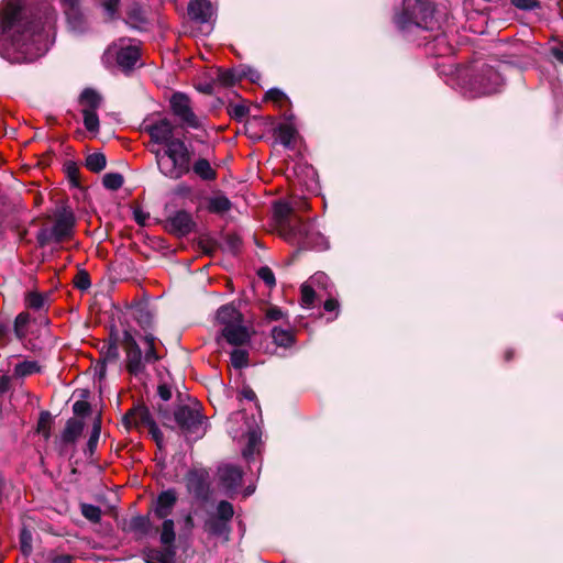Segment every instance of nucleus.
Segmentation results:
<instances>
[{"mask_svg": "<svg viewBox=\"0 0 563 563\" xmlns=\"http://www.w3.org/2000/svg\"><path fill=\"white\" fill-rule=\"evenodd\" d=\"M40 11L21 5L19 2H8L0 11V43L24 56L33 59L46 49L45 24Z\"/></svg>", "mask_w": 563, "mask_h": 563, "instance_id": "obj_1", "label": "nucleus"}, {"mask_svg": "<svg viewBox=\"0 0 563 563\" xmlns=\"http://www.w3.org/2000/svg\"><path fill=\"white\" fill-rule=\"evenodd\" d=\"M159 173L166 178L178 180L191 170L192 151L184 140L176 141L168 148H151Z\"/></svg>", "mask_w": 563, "mask_h": 563, "instance_id": "obj_2", "label": "nucleus"}, {"mask_svg": "<svg viewBox=\"0 0 563 563\" xmlns=\"http://www.w3.org/2000/svg\"><path fill=\"white\" fill-rule=\"evenodd\" d=\"M411 4V11L406 14V5L396 12L393 21L396 27L402 33H413L417 31H438L439 22L434 18V7L428 0H416Z\"/></svg>", "mask_w": 563, "mask_h": 563, "instance_id": "obj_3", "label": "nucleus"}, {"mask_svg": "<svg viewBox=\"0 0 563 563\" xmlns=\"http://www.w3.org/2000/svg\"><path fill=\"white\" fill-rule=\"evenodd\" d=\"M285 240L298 246L294 256L303 251H323L328 247L325 236L317 231L312 223L301 219H297L295 224L288 225V234Z\"/></svg>", "mask_w": 563, "mask_h": 563, "instance_id": "obj_4", "label": "nucleus"}, {"mask_svg": "<svg viewBox=\"0 0 563 563\" xmlns=\"http://www.w3.org/2000/svg\"><path fill=\"white\" fill-rule=\"evenodd\" d=\"M139 331L131 325H128L122 331L121 346L125 353V369L126 372L137 377L145 372V365L143 362V353L136 341Z\"/></svg>", "mask_w": 563, "mask_h": 563, "instance_id": "obj_5", "label": "nucleus"}, {"mask_svg": "<svg viewBox=\"0 0 563 563\" xmlns=\"http://www.w3.org/2000/svg\"><path fill=\"white\" fill-rule=\"evenodd\" d=\"M174 421L185 437L201 438L205 434L203 422L206 417L198 407L179 405L174 410Z\"/></svg>", "mask_w": 563, "mask_h": 563, "instance_id": "obj_6", "label": "nucleus"}, {"mask_svg": "<svg viewBox=\"0 0 563 563\" xmlns=\"http://www.w3.org/2000/svg\"><path fill=\"white\" fill-rule=\"evenodd\" d=\"M504 84V77L495 67L483 64L473 74L470 85L477 95H492L498 92Z\"/></svg>", "mask_w": 563, "mask_h": 563, "instance_id": "obj_7", "label": "nucleus"}, {"mask_svg": "<svg viewBox=\"0 0 563 563\" xmlns=\"http://www.w3.org/2000/svg\"><path fill=\"white\" fill-rule=\"evenodd\" d=\"M184 479L187 492L197 500L207 503L210 499V475L206 468H190Z\"/></svg>", "mask_w": 563, "mask_h": 563, "instance_id": "obj_8", "label": "nucleus"}, {"mask_svg": "<svg viewBox=\"0 0 563 563\" xmlns=\"http://www.w3.org/2000/svg\"><path fill=\"white\" fill-rule=\"evenodd\" d=\"M170 109L177 118L188 128L199 129L200 121L192 111L190 99L184 92H175L169 100Z\"/></svg>", "mask_w": 563, "mask_h": 563, "instance_id": "obj_9", "label": "nucleus"}, {"mask_svg": "<svg viewBox=\"0 0 563 563\" xmlns=\"http://www.w3.org/2000/svg\"><path fill=\"white\" fill-rule=\"evenodd\" d=\"M143 131L150 135L152 143L163 144L166 148L172 146L174 142L181 140L174 136L175 126L167 118L144 124Z\"/></svg>", "mask_w": 563, "mask_h": 563, "instance_id": "obj_10", "label": "nucleus"}, {"mask_svg": "<svg viewBox=\"0 0 563 563\" xmlns=\"http://www.w3.org/2000/svg\"><path fill=\"white\" fill-rule=\"evenodd\" d=\"M54 214L56 220L52 228L53 233H55V243H62L73 235L74 227L76 223L75 214L73 210L66 205H60L57 207Z\"/></svg>", "mask_w": 563, "mask_h": 563, "instance_id": "obj_11", "label": "nucleus"}, {"mask_svg": "<svg viewBox=\"0 0 563 563\" xmlns=\"http://www.w3.org/2000/svg\"><path fill=\"white\" fill-rule=\"evenodd\" d=\"M196 227L192 216L186 210H178L165 220V229L177 238L188 235Z\"/></svg>", "mask_w": 563, "mask_h": 563, "instance_id": "obj_12", "label": "nucleus"}, {"mask_svg": "<svg viewBox=\"0 0 563 563\" xmlns=\"http://www.w3.org/2000/svg\"><path fill=\"white\" fill-rule=\"evenodd\" d=\"M85 429V422L78 418H69L65 428L60 433V437L55 440L58 448V453L65 455L69 445H75L78 439L82 435Z\"/></svg>", "mask_w": 563, "mask_h": 563, "instance_id": "obj_13", "label": "nucleus"}, {"mask_svg": "<svg viewBox=\"0 0 563 563\" xmlns=\"http://www.w3.org/2000/svg\"><path fill=\"white\" fill-rule=\"evenodd\" d=\"M155 420L146 405L143 402L134 405L122 417L123 427L130 431L132 428H140L141 426L148 427Z\"/></svg>", "mask_w": 563, "mask_h": 563, "instance_id": "obj_14", "label": "nucleus"}, {"mask_svg": "<svg viewBox=\"0 0 563 563\" xmlns=\"http://www.w3.org/2000/svg\"><path fill=\"white\" fill-rule=\"evenodd\" d=\"M178 500V496L175 489L169 488L161 492L155 500L153 512L157 519H165L169 515H172L176 504Z\"/></svg>", "mask_w": 563, "mask_h": 563, "instance_id": "obj_15", "label": "nucleus"}, {"mask_svg": "<svg viewBox=\"0 0 563 563\" xmlns=\"http://www.w3.org/2000/svg\"><path fill=\"white\" fill-rule=\"evenodd\" d=\"M221 336L233 346H242L251 340L249 329L243 323L229 324L222 328Z\"/></svg>", "mask_w": 563, "mask_h": 563, "instance_id": "obj_16", "label": "nucleus"}, {"mask_svg": "<svg viewBox=\"0 0 563 563\" xmlns=\"http://www.w3.org/2000/svg\"><path fill=\"white\" fill-rule=\"evenodd\" d=\"M188 16L198 24L208 23L212 16L210 0H190L187 8Z\"/></svg>", "mask_w": 563, "mask_h": 563, "instance_id": "obj_17", "label": "nucleus"}, {"mask_svg": "<svg viewBox=\"0 0 563 563\" xmlns=\"http://www.w3.org/2000/svg\"><path fill=\"white\" fill-rule=\"evenodd\" d=\"M219 478L227 492H235L242 484L243 472L239 466L225 465L219 470Z\"/></svg>", "mask_w": 563, "mask_h": 563, "instance_id": "obj_18", "label": "nucleus"}, {"mask_svg": "<svg viewBox=\"0 0 563 563\" xmlns=\"http://www.w3.org/2000/svg\"><path fill=\"white\" fill-rule=\"evenodd\" d=\"M141 57L135 46H125L117 52V64L123 71H131Z\"/></svg>", "mask_w": 563, "mask_h": 563, "instance_id": "obj_19", "label": "nucleus"}, {"mask_svg": "<svg viewBox=\"0 0 563 563\" xmlns=\"http://www.w3.org/2000/svg\"><path fill=\"white\" fill-rule=\"evenodd\" d=\"M217 321L224 328L229 324L243 323L244 317L233 303H227L217 310Z\"/></svg>", "mask_w": 563, "mask_h": 563, "instance_id": "obj_20", "label": "nucleus"}, {"mask_svg": "<svg viewBox=\"0 0 563 563\" xmlns=\"http://www.w3.org/2000/svg\"><path fill=\"white\" fill-rule=\"evenodd\" d=\"M203 530L211 537L221 538L229 540L231 533V526L213 516H210L205 520Z\"/></svg>", "mask_w": 563, "mask_h": 563, "instance_id": "obj_21", "label": "nucleus"}, {"mask_svg": "<svg viewBox=\"0 0 563 563\" xmlns=\"http://www.w3.org/2000/svg\"><path fill=\"white\" fill-rule=\"evenodd\" d=\"M291 213L292 208L288 202L279 200L274 203V217L283 229L284 238L288 234V225L296 223V221L291 222L289 219Z\"/></svg>", "mask_w": 563, "mask_h": 563, "instance_id": "obj_22", "label": "nucleus"}, {"mask_svg": "<svg viewBox=\"0 0 563 563\" xmlns=\"http://www.w3.org/2000/svg\"><path fill=\"white\" fill-rule=\"evenodd\" d=\"M64 13L70 30L77 33L86 30V19L80 7H66Z\"/></svg>", "mask_w": 563, "mask_h": 563, "instance_id": "obj_23", "label": "nucleus"}, {"mask_svg": "<svg viewBox=\"0 0 563 563\" xmlns=\"http://www.w3.org/2000/svg\"><path fill=\"white\" fill-rule=\"evenodd\" d=\"M124 22L134 29L147 23L145 11L140 2L133 1L128 5Z\"/></svg>", "mask_w": 563, "mask_h": 563, "instance_id": "obj_24", "label": "nucleus"}, {"mask_svg": "<svg viewBox=\"0 0 563 563\" xmlns=\"http://www.w3.org/2000/svg\"><path fill=\"white\" fill-rule=\"evenodd\" d=\"M141 340L146 345L145 352L143 354L144 365L153 364L162 360V356L157 352L156 343L158 339L153 333H144L141 336Z\"/></svg>", "mask_w": 563, "mask_h": 563, "instance_id": "obj_25", "label": "nucleus"}, {"mask_svg": "<svg viewBox=\"0 0 563 563\" xmlns=\"http://www.w3.org/2000/svg\"><path fill=\"white\" fill-rule=\"evenodd\" d=\"M191 170L205 181H213L218 176L217 170L211 166L210 162L203 157L198 158L191 164Z\"/></svg>", "mask_w": 563, "mask_h": 563, "instance_id": "obj_26", "label": "nucleus"}, {"mask_svg": "<svg viewBox=\"0 0 563 563\" xmlns=\"http://www.w3.org/2000/svg\"><path fill=\"white\" fill-rule=\"evenodd\" d=\"M123 530L139 533L142 537L147 536L152 530L150 516L136 515L132 517L128 523V527L123 528Z\"/></svg>", "mask_w": 563, "mask_h": 563, "instance_id": "obj_27", "label": "nucleus"}, {"mask_svg": "<svg viewBox=\"0 0 563 563\" xmlns=\"http://www.w3.org/2000/svg\"><path fill=\"white\" fill-rule=\"evenodd\" d=\"M79 103L85 107L82 110L97 111L102 103V96L93 88H85L79 96Z\"/></svg>", "mask_w": 563, "mask_h": 563, "instance_id": "obj_28", "label": "nucleus"}, {"mask_svg": "<svg viewBox=\"0 0 563 563\" xmlns=\"http://www.w3.org/2000/svg\"><path fill=\"white\" fill-rule=\"evenodd\" d=\"M207 209L210 213L223 214L232 209V202L222 192L208 199Z\"/></svg>", "mask_w": 563, "mask_h": 563, "instance_id": "obj_29", "label": "nucleus"}, {"mask_svg": "<svg viewBox=\"0 0 563 563\" xmlns=\"http://www.w3.org/2000/svg\"><path fill=\"white\" fill-rule=\"evenodd\" d=\"M133 319L139 324V327L144 331V333H150L148 330H152L154 328V316L144 306H137L135 308Z\"/></svg>", "mask_w": 563, "mask_h": 563, "instance_id": "obj_30", "label": "nucleus"}, {"mask_svg": "<svg viewBox=\"0 0 563 563\" xmlns=\"http://www.w3.org/2000/svg\"><path fill=\"white\" fill-rule=\"evenodd\" d=\"M101 424H102V415H101V412H99L92 422V429L90 432V437L88 439L87 446L85 449V454L88 455L89 457H91L97 450L98 441H99L100 433H101Z\"/></svg>", "mask_w": 563, "mask_h": 563, "instance_id": "obj_31", "label": "nucleus"}, {"mask_svg": "<svg viewBox=\"0 0 563 563\" xmlns=\"http://www.w3.org/2000/svg\"><path fill=\"white\" fill-rule=\"evenodd\" d=\"M98 4L101 8L103 18L107 22L120 19L121 0H98Z\"/></svg>", "mask_w": 563, "mask_h": 563, "instance_id": "obj_32", "label": "nucleus"}, {"mask_svg": "<svg viewBox=\"0 0 563 563\" xmlns=\"http://www.w3.org/2000/svg\"><path fill=\"white\" fill-rule=\"evenodd\" d=\"M236 68L218 67L216 70L214 82L222 87H233L239 82Z\"/></svg>", "mask_w": 563, "mask_h": 563, "instance_id": "obj_33", "label": "nucleus"}, {"mask_svg": "<svg viewBox=\"0 0 563 563\" xmlns=\"http://www.w3.org/2000/svg\"><path fill=\"white\" fill-rule=\"evenodd\" d=\"M273 342L277 346L290 347L295 343V334L290 330H285L279 327L272 329Z\"/></svg>", "mask_w": 563, "mask_h": 563, "instance_id": "obj_34", "label": "nucleus"}, {"mask_svg": "<svg viewBox=\"0 0 563 563\" xmlns=\"http://www.w3.org/2000/svg\"><path fill=\"white\" fill-rule=\"evenodd\" d=\"M275 134H277L279 142L288 147L291 144V141L295 139L297 134V130L291 124L279 123L274 128Z\"/></svg>", "mask_w": 563, "mask_h": 563, "instance_id": "obj_35", "label": "nucleus"}, {"mask_svg": "<svg viewBox=\"0 0 563 563\" xmlns=\"http://www.w3.org/2000/svg\"><path fill=\"white\" fill-rule=\"evenodd\" d=\"M107 166V157L101 152H96L87 155L85 159V167L88 168L92 173H100Z\"/></svg>", "mask_w": 563, "mask_h": 563, "instance_id": "obj_36", "label": "nucleus"}, {"mask_svg": "<svg viewBox=\"0 0 563 563\" xmlns=\"http://www.w3.org/2000/svg\"><path fill=\"white\" fill-rule=\"evenodd\" d=\"M197 245L202 254L207 256H213L214 253L222 247L216 239L208 234L201 235L197 241Z\"/></svg>", "mask_w": 563, "mask_h": 563, "instance_id": "obj_37", "label": "nucleus"}, {"mask_svg": "<svg viewBox=\"0 0 563 563\" xmlns=\"http://www.w3.org/2000/svg\"><path fill=\"white\" fill-rule=\"evenodd\" d=\"M64 172L71 187L84 189L80 181V170L76 162H65Z\"/></svg>", "mask_w": 563, "mask_h": 563, "instance_id": "obj_38", "label": "nucleus"}, {"mask_svg": "<svg viewBox=\"0 0 563 563\" xmlns=\"http://www.w3.org/2000/svg\"><path fill=\"white\" fill-rule=\"evenodd\" d=\"M53 424L52 413L47 410L40 412L37 420L36 432L42 434L45 440L51 438V428Z\"/></svg>", "mask_w": 563, "mask_h": 563, "instance_id": "obj_39", "label": "nucleus"}, {"mask_svg": "<svg viewBox=\"0 0 563 563\" xmlns=\"http://www.w3.org/2000/svg\"><path fill=\"white\" fill-rule=\"evenodd\" d=\"M47 296L38 291H27L24 296L26 308L33 310H42L45 307Z\"/></svg>", "mask_w": 563, "mask_h": 563, "instance_id": "obj_40", "label": "nucleus"}, {"mask_svg": "<svg viewBox=\"0 0 563 563\" xmlns=\"http://www.w3.org/2000/svg\"><path fill=\"white\" fill-rule=\"evenodd\" d=\"M162 544H170L176 541L175 523L173 519H163L162 530L159 536Z\"/></svg>", "mask_w": 563, "mask_h": 563, "instance_id": "obj_41", "label": "nucleus"}, {"mask_svg": "<svg viewBox=\"0 0 563 563\" xmlns=\"http://www.w3.org/2000/svg\"><path fill=\"white\" fill-rule=\"evenodd\" d=\"M223 241H224V247H222L223 250L230 252L233 255H238L241 252L243 242H242V238L238 233L230 232V233L224 234Z\"/></svg>", "mask_w": 563, "mask_h": 563, "instance_id": "obj_42", "label": "nucleus"}, {"mask_svg": "<svg viewBox=\"0 0 563 563\" xmlns=\"http://www.w3.org/2000/svg\"><path fill=\"white\" fill-rule=\"evenodd\" d=\"M41 372V366L36 361H23L14 366V375L26 377Z\"/></svg>", "mask_w": 563, "mask_h": 563, "instance_id": "obj_43", "label": "nucleus"}, {"mask_svg": "<svg viewBox=\"0 0 563 563\" xmlns=\"http://www.w3.org/2000/svg\"><path fill=\"white\" fill-rule=\"evenodd\" d=\"M19 540H20V551L24 556L31 555L33 551L32 541L33 536L31 530L23 526L19 533Z\"/></svg>", "mask_w": 563, "mask_h": 563, "instance_id": "obj_44", "label": "nucleus"}, {"mask_svg": "<svg viewBox=\"0 0 563 563\" xmlns=\"http://www.w3.org/2000/svg\"><path fill=\"white\" fill-rule=\"evenodd\" d=\"M81 515L92 523H99L101 520L102 511L99 506L92 504H80Z\"/></svg>", "mask_w": 563, "mask_h": 563, "instance_id": "obj_45", "label": "nucleus"}, {"mask_svg": "<svg viewBox=\"0 0 563 563\" xmlns=\"http://www.w3.org/2000/svg\"><path fill=\"white\" fill-rule=\"evenodd\" d=\"M234 516V508L233 505L227 500H221L217 505V512L213 515V517L228 522L230 525V521L232 520Z\"/></svg>", "mask_w": 563, "mask_h": 563, "instance_id": "obj_46", "label": "nucleus"}, {"mask_svg": "<svg viewBox=\"0 0 563 563\" xmlns=\"http://www.w3.org/2000/svg\"><path fill=\"white\" fill-rule=\"evenodd\" d=\"M124 177L120 173H108L102 177V185L109 190H118L123 186Z\"/></svg>", "mask_w": 563, "mask_h": 563, "instance_id": "obj_47", "label": "nucleus"}, {"mask_svg": "<svg viewBox=\"0 0 563 563\" xmlns=\"http://www.w3.org/2000/svg\"><path fill=\"white\" fill-rule=\"evenodd\" d=\"M141 555L145 563H168L158 548L146 547L141 551Z\"/></svg>", "mask_w": 563, "mask_h": 563, "instance_id": "obj_48", "label": "nucleus"}, {"mask_svg": "<svg viewBox=\"0 0 563 563\" xmlns=\"http://www.w3.org/2000/svg\"><path fill=\"white\" fill-rule=\"evenodd\" d=\"M31 320V316L29 312L26 311H23V312H20L15 319H14V324H13V331H14V334L15 336L19 339V340H22L25 338L26 333L25 331L23 330L24 327L27 325V323L30 322Z\"/></svg>", "mask_w": 563, "mask_h": 563, "instance_id": "obj_49", "label": "nucleus"}, {"mask_svg": "<svg viewBox=\"0 0 563 563\" xmlns=\"http://www.w3.org/2000/svg\"><path fill=\"white\" fill-rule=\"evenodd\" d=\"M231 364L236 369L249 366V352L243 349H234L231 354Z\"/></svg>", "mask_w": 563, "mask_h": 563, "instance_id": "obj_50", "label": "nucleus"}, {"mask_svg": "<svg viewBox=\"0 0 563 563\" xmlns=\"http://www.w3.org/2000/svg\"><path fill=\"white\" fill-rule=\"evenodd\" d=\"M227 112L231 119L241 122L247 117L250 108L243 103L233 104L230 102L227 107Z\"/></svg>", "mask_w": 563, "mask_h": 563, "instance_id": "obj_51", "label": "nucleus"}, {"mask_svg": "<svg viewBox=\"0 0 563 563\" xmlns=\"http://www.w3.org/2000/svg\"><path fill=\"white\" fill-rule=\"evenodd\" d=\"M101 355L103 356L104 363H117L120 358L119 345H115L114 342H107L102 346Z\"/></svg>", "mask_w": 563, "mask_h": 563, "instance_id": "obj_52", "label": "nucleus"}, {"mask_svg": "<svg viewBox=\"0 0 563 563\" xmlns=\"http://www.w3.org/2000/svg\"><path fill=\"white\" fill-rule=\"evenodd\" d=\"M236 70L239 82L243 79H249L251 82H257L261 79V74L251 66L240 65L236 67Z\"/></svg>", "mask_w": 563, "mask_h": 563, "instance_id": "obj_53", "label": "nucleus"}, {"mask_svg": "<svg viewBox=\"0 0 563 563\" xmlns=\"http://www.w3.org/2000/svg\"><path fill=\"white\" fill-rule=\"evenodd\" d=\"M84 115V125L89 132H98L99 131V117L93 110H82Z\"/></svg>", "mask_w": 563, "mask_h": 563, "instance_id": "obj_54", "label": "nucleus"}, {"mask_svg": "<svg viewBox=\"0 0 563 563\" xmlns=\"http://www.w3.org/2000/svg\"><path fill=\"white\" fill-rule=\"evenodd\" d=\"M73 283L77 289L81 291L88 290L91 287L89 273L86 269H79L75 275Z\"/></svg>", "mask_w": 563, "mask_h": 563, "instance_id": "obj_55", "label": "nucleus"}, {"mask_svg": "<svg viewBox=\"0 0 563 563\" xmlns=\"http://www.w3.org/2000/svg\"><path fill=\"white\" fill-rule=\"evenodd\" d=\"M36 242L40 247H45L51 242H55V233H53V228H41L36 233Z\"/></svg>", "mask_w": 563, "mask_h": 563, "instance_id": "obj_56", "label": "nucleus"}, {"mask_svg": "<svg viewBox=\"0 0 563 563\" xmlns=\"http://www.w3.org/2000/svg\"><path fill=\"white\" fill-rule=\"evenodd\" d=\"M510 4L521 11L541 9V2L539 0H510Z\"/></svg>", "mask_w": 563, "mask_h": 563, "instance_id": "obj_57", "label": "nucleus"}, {"mask_svg": "<svg viewBox=\"0 0 563 563\" xmlns=\"http://www.w3.org/2000/svg\"><path fill=\"white\" fill-rule=\"evenodd\" d=\"M301 290V302L306 307H311L316 299V291L309 284H302L300 287Z\"/></svg>", "mask_w": 563, "mask_h": 563, "instance_id": "obj_58", "label": "nucleus"}, {"mask_svg": "<svg viewBox=\"0 0 563 563\" xmlns=\"http://www.w3.org/2000/svg\"><path fill=\"white\" fill-rule=\"evenodd\" d=\"M257 276L269 287L276 286V278L274 272L268 266H262L257 271Z\"/></svg>", "mask_w": 563, "mask_h": 563, "instance_id": "obj_59", "label": "nucleus"}, {"mask_svg": "<svg viewBox=\"0 0 563 563\" xmlns=\"http://www.w3.org/2000/svg\"><path fill=\"white\" fill-rule=\"evenodd\" d=\"M90 411H91V406L86 400H77L73 405V412L77 417H80V418L87 417L90 413Z\"/></svg>", "mask_w": 563, "mask_h": 563, "instance_id": "obj_60", "label": "nucleus"}, {"mask_svg": "<svg viewBox=\"0 0 563 563\" xmlns=\"http://www.w3.org/2000/svg\"><path fill=\"white\" fill-rule=\"evenodd\" d=\"M433 42H435L437 45L440 46L439 51H438L439 55H445L451 52V46H449L448 41H446V35L443 32H438L433 36Z\"/></svg>", "mask_w": 563, "mask_h": 563, "instance_id": "obj_61", "label": "nucleus"}, {"mask_svg": "<svg viewBox=\"0 0 563 563\" xmlns=\"http://www.w3.org/2000/svg\"><path fill=\"white\" fill-rule=\"evenodd\" d=\"M282 100H288L287 96L278 88H272L266 91L264 101L279 102Z\"/></svg>", "mask_w": 563, "mask_h": 563, "instance_id": "obj_62", "label": "nucleus"}, {"mask_svg": "<svg viewBox=\"0 0 563 563\" xmlns=\"http://www.w3.org/2000/svg\"><path fill=\"white\" fill-rule=\"evenodd\" d=\"M147 428L152 439L155 441L158 449H162L164 444V435L163 432L159 430L157 423L154 422L150 424Z\"/></svg>", "mask_w": 563, "mask_h": 563, "instance_id": "obj_63", "label": "nucleus"}, {"mask_svg": "<svg viewBox=\"0 0 563 563\" xmlns=\"http://www.w3.org/2000/svg\"><path fill=\"white\" fill-rule=\"evenodd\" d=\"M164 548L161 549L165 560H167L168 563H175L176 562V554H177V548L175 543L170 544H163Z\"/></svg>", "mask_w": 563, "mask_h": 563, "instance_id": "obj_64", "label": "nucleus"}]
</instances>
